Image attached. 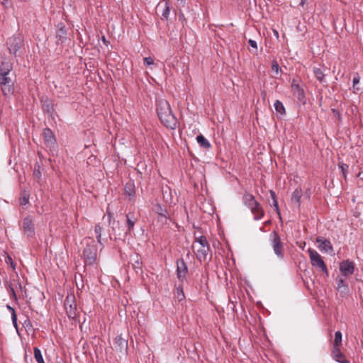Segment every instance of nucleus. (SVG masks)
Wrapping results in <instances>:
<instances>
[{
    "mask_svg": "<svg viewBox=\"0 0 363 363\" xmlns=\"http://www.w3.org/2000/svg\"><path fill=\"white\" fill-rule=\"evenodd\" d=\"M157 113L162 123L167 128L175 129L177 119L172 113L169 104L165 99H160L157 102Z\"/></svg>",
    "mask_w": 363,
    "mask_h": 363,
    "instance_id": "nucleus-1",
    "label": "nucleus"
},
{
    "mask_svg": "<svg viewBox=\"0 0 363 363\" xmlns=\"http://www.w3.org/2000/svg\"><path fill=\"white\" fill-rule=\"evenodd\" d=\"M83 257L86 265H93L97 259V246L91 238L86 239V247L83 251Z\"/></svg>",
    "mask_w": 363,
    "mask_h": 363,
    "instance_id": "nucleus-2",
    "label": "nucleus"
},
{
    "mask_svg": "<svg viewBox=\"0 0 363 363\" xmlns=\"http://www.w3.org/2000/svg\"><path fill=\"white\" fill-rule=\"evenodd\" d=\"M308 252L312 266L319 269L321 272L325 274L326 276H328V270L327 266L320 254L311 248L308 250Z\"/></svg>",
    "mask_w": 363,
    "mask_h": 363,
    "instance_id": "nucleus-3",
    "label": "nucleus"
},
{
    "mask_svg": "<svg viewBox=\"0 0 363 363\" xmlns=\"http://www.w3.org/2000/svg\"><path fill=\"white\" fill-rule=\"evenodd\" d=\"M271 245L274 252L279 259L284 257V244L277 231L274 230L271 234Z\"/></svg>",
    "mask_w": 363,
    "mask_h": 363,
    "instance_id": "nucleus-4",
    "label": "nucleus"
},
{
    "mask_svg": "<svg viewBox=\"0 0 363 363\" xmlns=\"http://www.w3.org/2000/svg\"><path fill=\"white\" fill-rule=\"evenodd\" d=\"M65 307L69 318H74L77 316V303L75 301V297L73 294H69L67 296L65 301Z\"/></svg>",
    "mask_w": 363,
    "mask_h": 363,
    "instance_id": "nucleus-5",
    "label": "nucleus"
},
{
    "mask_svg": "<svg viewBox=\"0 0 363 363\" xmlns=\"http://www.w3.org/2000/svg\"><path fill=\"white\" fill-rule=\"evenodd\" d=\"M23 43V39L20 35H13L7 40V45L9 52L16 55L20 50Z\"/></svg>",
    "mask_w": 363,
    "mask_h": 363,
    "instance_id": "nucleus-6",
    "label": "nucleus"
},
{
    "mask_svg": "<svg viewBox=\"0 0 363 363\" xmlns=\"http://www.w3.org/2000/svg\"><path fill=\"white\" fill-rule=\"evenodd\" d=\"M9 74H0V84L3 94L8 95L13 91L12 79L8 77Z\"/></svg>",
    "mask_w": 363,
    "mask_h": 363,
    "instance_id": "nucleus-7",
    "label": "nucleus"
},
{
    "mask_svg": "<svg viewBox=\"0 0 363 363\" xmlns=\"http://www.w3.org/2000/svg\"><path fill=\"white\" fill-rule=\"evenodd\" d=\"M188 274V267L183 259L177 261V275L179 281H183Z\"/></svg>",
    "mask_w": 363,
    "mask_h": 363,
    "instance_id": "nucleus-8",
    "label": "nucleus"
},
{
    "mask_svg": "<svg viewBox=\"0 0 363 363\" xmlns=\"http://www.w3.org/2000/svg\"><path fill=\"white\" fill-rule=\"evenodd\" d=\"M340 271L342 277L352 275L354 272V264L350 260H344L340 264Z\"/></svg>",
    "mask_w": 363,
    "mask_h": 363,
    "instance_id": "nucleus-9",
    "label": "nucleus"
},
{
    "mask_svg": "<svg viewBox=\"0 0 363 363\" xmlns=\"http://www.w3.org/2000/svg\"><path fill=\"white\" fill-rule=\"evenodd\" d=\"M113 347L116 351L125 353L128 349V341L123 338L121 335H118L114 340Z\"/></svg>",
    "mask_w": 363,
    "mask_h": 363,
    "instance_id": "nucleus-10",
    "label": "nucleus"
},
{
    "mask_svg": "<svg viewBox=\"0 0 363 363\" xmlns=\"http://www.w3.org/2000/svg\"><path fill=\"white\" fill-rule=\"evenodd\" d=\"M23 229L24 233L28 237H31L35 233L34 223L32 218L29 216L26 217L23 220Z\"/></svg>",
    "mask_w": 363,
    "mask_h": 363,
    "instance_id": "nucleus-11",
    "label": "nucleus"
},
{
    "mask_svg": "<svg viewBox=\"0 0 363 363\" xmlns=\"http://www.w3.org/2000/svg\"><path fill=\"white\" fill-rule=\"evenodd\" d=\"M291 89L294 95L297 96L300 101H303L304 99V90L299 83V80L293 79L291 81Z\"/></svg>",
    "mask_w": 363,
    "mask_h": 363,
    "instance_id": "nucleus-12",
    "label": "nucleus"
},
{
    "mask_svg": "<svg viewBox=\"0 0 363 363\" xmlns=\"http://www.w3.org/2000/svg\"><path fill=\"white\" fill-rule=\"evenodd\" d=\"M194 250H196V258L200 262L207 259L208 254L210 250L209 245L197 246Z\"/></svg>",
    "mask_w": 363,
    "mask_h": 363,
    "instance_id": "nucleus-13",
    "label": "nucleus"
},
{
    "mask_svg": "<svg viewBox=\"0 0 363 363\" xmlns=\"http://www.w3.org/2000/svg\"><path fill=\"white\" fill-rule=\"evenodd\" d=\"M249 209L252 213L254 220H259L264 216V211L259 202L257 203L256 206H252V207L249 208Z\"/></svg>",
    "mask_w": 363,
    "mask_h": 363,
    "instance_id": "nucleus-14",
    "label": "nucleus"
},
{
    "mask_svg": "<svg viewBox=\"0 0 363 363\" xmlns=\"http://www.w3.org/2000/svg\"><path fill=\"white\" fill-rule=\"evenodd\" d=\"M337 289L342 295H345L348 291L349 287L345 279L342 276H338L336 278Z\"/></svg>",
    "mask_w": 363,
    "mask_h": 363,
    "instance_id": "nucleus-15",
    "label": "nucleus"
},
{
    "mask_svg": "<svg viewBox=\"0 0 363 363\" xmlns=\"http://www.w3.org/2000/svg\"><path fill=\"white\" fill-rule=\"evenodd\" d=\"M316 242L319 244L318 247L321 251L326 252L333 251V246L330 240L323 238V237H318Z\"/></svg>",
    "mask_w": 363,
    "mask_h": 363,
    "instance_id": "nucleus-16",
    "label": "nucleus"
},
{
    "mask_svg": "<svg viewBox=\"0 0 363 363\" xmlns=\"http://www.w3.org/2000/svg\"><path fill=\"white\" fill-rule=\"evenodd\" d=\"M332 355L336 362L340 363H350L345 354L340 351V347H333Z\"/></svg>",
    "mask_w": 363,
    "mask_h": 363,
    "instance_id": "nucleus-17",
    "label": "nucleus"
},
{
    "mask_svg": "<svg viewBox=\"0 0 363 363\" xmlns=\"http://www.w3.org/2000/svg\"><path fill=\"white\" fill-rule=\"evenodd\" d=\"M242 202L249 208L252 206H256L258 201L252 194L245 191L242 196Z\"/></svg>",
    "mask_w": 363,
    "mask_h": 363,
    "instance_id": "nucleus-18",
    "label": "nucleus"
},
{
    "mask_svg": "<svg viewBox=\"0 0 363 363\" xmlns=\"http://www.w3.org/2000/svg\"><path fill=\"white\" fill-rule=\"evenodd\" d=\"M135 222H136V218L133 213H128V214H126L127 230H126L125 234H130L133 231L135 224Z\"/></svg>",
    "mask_w": 363,
    "mask_h": 363,
    "instance_id": "nucleus-19",
    "label": "nucleus"
},
{
    "mask_svg": "<svg viewBox=\"0 0 363 363\" xmlns=\"http://www.w3.org/2000/svg\"><path fill=\"white\" fill-rule=\"evenodd\" d=\"M12 69V64L8 59H4L0 63V74H9Z\"/></svg>",
    "mask_w": 363,
    "mask_h": 363,
    "instance_id": "nucleus-20",
    "label": "nucleus"
},
{
    "mask_svg": "<svg viewBox=\"0 0 363 363\" xmlns=\"http://www.w3.org/2000/svg\"><path fill=\"white\" fill-rule=\"evenodd\" d=\"M302 196V190L301 189H296L291 195V201L293 204L300 207L301 205V199Z\"/></svg>",
    "mask_w": 363,
    "mask_h": 363,
    "instance_id": "nucleus-21",
    "label": "nucleus"
},
{
    "mask_svg": "<svg viewBox=\"0 0 363 363\" xmlns=\"http://www.w3.org/2000/svg\"><path fill=\"white\" fill-rule=\"evenodd\" d=\"M43 137L48 145H52L55 143V139L52 130L50 128H45L43 131Z\"/></svg>",
    "mask_w": 363,
    "mask_h": 363,
    "instance_id": "nucleus-22",
    "label": "nucleus"
},
{
    "mask_svg": "<svg viewBox=\"0 0 363 363\" xmlns=\"http://www.w3.org/2000/svg\"><path fill=\"white\" fill-rule=\"evenodd\" d=\"M43 103V109L44 111L52 113L54 111L53 108V104L51 100H50L48 98H43L41 100Z\"/></svg>",
    "mask_w": 363,
    "mask_h": 363,
    "instance_id": "nucleus-23",
    "label": "nucleus"
},
{
    "mask_svg": "<svg viewBox=\"0 0 363 363\" xmlns=\"http://www.w3.org/2000/svg\"><path fill=\"white\" fill-rule=\"evenodd\" d=\"M209 245L206 238L203 235L196 237L194 242L192 244V248L195 249L197 246H205Z\"/></svg>",
    "mask_w": 363,
    "mask_h": 363,
    "instance_id": "nucleus-24",
    "label": "nucleus"
},
{
    "mask_svg": "<svg viewBox=\"0 0 363 363\" xmlns=\"http://www.w3.org/2000/svg\"><path fill=\"white\" fill-rule=\"evenodd\" d=\"M269 193H270V196H271V198L272 200V203L271 206L274 208L277 213L281 218V213H280V211H279V208L277 195L273 190H270Z\"/></svg>",
    "mask_w": 363,
    "mask_h": 363,
    "instance_id": "nucleus-25",
    "label": "nucleus"
},
{
    "mask_svg": "<svg viewBox=\"0 0 363 363\" xmlns=\"http://www.w3.org/2000/svg\"><path fill=\"white\" fill-rule=\"evenodd\" d=\"M196 141L199 145L203 148H209L211 147L210 143L208 140L201 134L196 137Z\"/></svg>",
    "mask_w": 363,
    "mask_h": 363,
    "instance_id": "nucleus-26",
    "label": "nucleus"
},
{
    "mask_svg": "<svg viewBox=\"0 0 363 363\" xmlns=\"http://www.w3.org/2000/svg\"><path fill=\"white\" fill-rule=\"evenodd\" d=\"M62 24L58 26V30L57 32L56 37L59 39V40L63 42V40L66 39L67 30L65 26H60Z\"/></svg>",
    "mask_w": 363,
    "mask_h": 363,
    "instance_id": "nucleus-27",
    "label": "nucleus"
},
{
    "mask_svg": "<svg viewBox=\"0 0 363 363\" xmlns=\"http://www.w3.org/2000/svg\"><path fill=\"white\" fill-rule=\"evenodd\" d=\"M153 210L158 216L164 217L165 219L168 218L167 216V210L164 208L160 204L155 205Z\"/></svg>",
    "mask_w": 363,
    "mask_h": 363,
    "instance_id": "nucleus-28",
    "label": "nucleus"
},
{
    "mask_svg": "<svg viewBox=\"0 0 363 363\" xmlns=\"http://www.w3.org/2000/svg\"><path fill=\"white\" fill-rule=\"evenodd\" d=\"M313 74L315 77V78L320 82H323L324 80L325 74L322 69L319 67H314L313 68Z\"/></svg>",
    "mask_w": 363,
    "mask_h": 363,
    "instance_id": "nucleus-29",
    "label": "nucleus"
},
{
    "mask_svg": "<svg viewBox=\"0 0 363 363\" xmlns=\"http://www.w3.org/2000/svg\"><path fill=\"white\" fill-rule=\"evenodd\" d=\"M342 345V333L340 331H337L335 333V340L333 342V347H340Z\"/></svg>",
    "mask_w": 363,
    "mask_h": 363,
    "instance_id": "nucleus-30",
    "label": "nucleus"
},
{
    "mask_svg": "<svg viewBox=\"0 0 363 363\" xmlns=\"http://www.w3.org/2000/svg\"><path fill=\"white\" fill-rule=\"evenodd\" d=\"M94 232L96 233V237L97 239V242L101 245H103L101 242V232H102V227L100 225V224H97L95 225Z\"/></svg>",
    "mask_w": 363,
    "mask_h": 363,
    "instance_id": "nucleus-31",
    "label": "nucleus"
},
{
    "mask_svg": "<svg viewBox=\"0 0 363 363\" xmlns=\"http://www.w3.org/2000/svg\"><path fill=\"white\" fill-rule=\"evenodd\" d=\"M274 106L276 111L279 113L280 114L282 115L285 113V108H284L283 104L280 101L277 100L274 102Z\"/></svg>",
    "mask_w": 363,
    "mask_h": 363,
    "instance_id": "nucleus-32",
    "label": "nucleus"
},
{
    "mask_svg": "<svg viewBox=\"0 0 363 363\" xmlns=\"http://www.w3.org/2000/svg\"><path fill=\"white\" fill-rule=\"evenodd\" d=\"M125 192L130 196L135 194L134 185L132 182H129L125 184Z\"/></svg>",
    "mask_w": 363,
    "mask_h": 363,
    "instance_id": "nucleus-33",
    "label": "nucleus"
},
{
    "mask_svg": "<svg viewBox=\"0 0 363 363\" xmlns=\"http://www.w3.org/2000/svg\"><path fill=\"white\" fill-rule=\"evenodd\" d=\"M34 357L38 363H45L41 351L38 347L34 348Z\"/></svg>",
    "mask_w": 363,
    "mask_h": 363,
    "instance_id": "nucleus-34",
    "label": "nucleus"
},
{
    "mask_svg": "<svg viewBox=\"0 0 363 363\" xmlns=\"http://www.w3.org/2000/svg\"><path fill=\"white\" fill-rule=\"evenodd\" d=\"M6 307L8 310L11 313V320L13 325H14L15 328H17V315L14 308L10 306L9 305H7Z\"/></svg>",
    "mask_w": 363,
    "mask_h": 363,
    "instance_id": "nucleus-35",
    "label": "nucleus"
},
{
    "mask_svg": "<svg viewBox=\"0 0 363 363\" xmlns=\"http://www.w3.org/2000/svg\"><path fill=\"white\" fill-rule=\"evenodd\" d=\"M17 286H18L20 289H22V286H21V284H18V283H17V284H16V287H14L11 283H10L9 284H8V286H7V289H8V290H10V291L11 292V295H12L15 298H16V288Z\"/></svg>",
    "mask_w": 363,
    "mask_h": 363,
    "instance_id": "nucleus-36",
    "label": "nucleus"
},
{
    "mask_svg": "<svg viewBox=\"0 0 363 363\" xmlns=\"http://www.w3.org/2000/svg\"><path fill=\"white\" fill-rule=\"evenodd\" d=\"M33 177L37 179V182H39L41 179V172L40 170V166L35 165L33 170Z\"/></svg>",
    "mask_w": 363,
    "mask_h": 363,
    "instance_id": "nucleus-37",
    "label": "nucleus"
},
{
    "mask_svg": "<svg viewBox=\"0 0 363 363\" xmlns=\"http://www.w3.org/2000/svg\"><path fill=\"white\" fill-rule=\"evenodd\" d=\"M359 80H360L359 75L358 74H355L354 76L353 77V79H352L353 89L354 91L360 90V89L357 86L359 82Z\"/></svg>",
    "mask_w": 363,
    "mask_h": 363,
    "instance_id": "nucleus-38",
    "label": "nucleus"
},
{
    "mask_svg": "<svg viewBox=\"0 0 363 363\" xmlns=\"http://www.w3.org/2000/svg\"><path fill=\"white\" fill-rule=\"evenodd\" d=\"M107 216H108V223L110 225H111V228L113 229V230H115V224H118V222H116L115 220L113 219V213L108 211L107 212Z\"/></svg>",
    "mask_w": 363,
    "mask_h": 363,
    "instance_id": "nucleus-39",
    "label": "nucleus"
},
{
    "mask_svg": "<svg viewBox=\"0 0 363 363\" xmlns=\"http://www.w3.org/2000/svg\"><path fill=\"white\" fill-rule=\"evenodd\" d=\"M169 11H170V9H169V4L167 1H166L164 4V9L163 10L162 13V18L167 19V18L169 15Z\"/></svg>",
    "mask_w": 363,
    "mask_h": 363,
    "instance_id": "nucleus-40",
    "label": "nucleus"
},
{
    "mask_svg": "<svg viewBox=\"0 0 363 363\" xmlns=\"http://www.w3.org/2000/svg\"><path fill=\"white\" fill-rule=\"evenodd\" d=\"M279 66L277 62L274 60V61L272 62V72L275 75H278L279 74Z\"/></svg>",
    "mask_w": 363,
    "mask_h": 363,
    "instance_id": "nucleus-41",
    "label": "nucleus"
},
{
    "mask_svg": "<svg viewBox=\"0 0 363 363\" xmlns=\"http://www.w3.org/2000/svg\"><path fill=\"white\" fill-rule=\"evenodd\" d=\"M28 203V196L26 194H24L21 199H20V204L21 206H25Z\"/></svg>",
    "mask_w": 363,
    "mask_h": 363,
    "instance_id": "nucleus-42",
    "label": "nucleus"
},
{
    "mask_svg": "<svg viewBox=\"0 0 363 363\" xmlns=\"http://www.w3.org/2000/svg\"><path fill=\"white\" fill-rule=\"evenodd\" d=\"M154 64V60L150 57H147L144 58V65L146 66H150Z\"/></svg>",
    "mask_w": 363,
    "mask_h": 363,
    "instance_id": "nucleus-43",
    "label": "nucleus"
},
{
    "mask_svg": "<svg viewBox=\"0 0 363 363\" xmlns=\"http://www.w3.org/2000/svg\"><path fill=\"white\" fill-rule=\"evenodd\" d=\"M339 167L341 169V171L342 172L344 177H346V172L348 170V165L345 164H341L339 165Z\"/></svg>",
    "mask_w": 363,
    "mask_h": 363,
    "instance_id": "nucleus-44",
    "label": "nucleus"
},
{
    "mask_svg": "<svg viewBox=\"0 0 363 363\" xmlns=\"http://www.w3.org/2000/svg\"><path fill=\"white\" fill-rule=\"evenodd\" d=\"M6 262L7 264H9L13 269H16V264L14 263V262L13 261L12 258L10 256H7L6 259Z\"/></svg>",
    "mask_w": 363,
    "mask_h": 363,
    "instance_id": "nucleus-45",
    "label": "nucleus"
},
{
    "mask_svg": "<svg viewBox=\"0 0 363 363\" xmlns=\"http://www.w3.org/2000/svg\"><path fill=\"white\" fill-rule=\"evenodd\" d=\"M177 294H178V298L182 299L184 297L183 291L182 288H177Z\"/></svg>",
    "mask_w": 363,
    "mask_h": 363,
    "instance_id": "nucleus-46",
    "label": "nucleus"
},
{
    "mask_svg": "<svg viewBox=\"0 0 363 363\" xmlns=\"http://www.w3.org/2000/svg\"><path fill=\"white\" fill-rule=\"evenodd\" d=\"M249 44L253 48H257V42L255 40H254L250 39L249 40Z\"/></svg>",
    "mask_w": 363,
    "mask_h": 363,
    "instance_id": "nucleus-47",
    "label": "nucleus"
},
{
    "mask_svg": "<svg viewBox=\"0 0 363 363\" xmlns=\"http://www.w3.org/2000/svg\"><path fill=\"white\" fill-rule=\"evenodd\" d=\"M101 40L105 45H108V42L106 40V39L104 36L102 37Z\"/></svg>",
    "mask_w": 363,
    "mask_h": 363,
    "instance_id": "nucleus-48",
    "label": "nucleus"
},
{
    "mask_svg": "<svg viewBox=\"0 0 363 363\" xmlns=\"http://www.w3.org/2000/svg\"><path fill=\"white\" fill-rule=\"evenodd\" d=\"M8 0H2V4H4V6H6Z\"/></svg>",
    "mask_w": 363,
    "mask_h": 363,
    "instance_id": "nucleus-49",
    "label": "nucleus"
},
{
    "mask_svg": "<svg viewBox=\"0 0 363 363\" xmlns=\"http://www.w3.org/2000/svg\"><path fill=\"white\" fill-rule=\"evenodd\" d=\"M305 1H306V0H301L300 5L303 6V4H305Z\"/></svg>",
    "mask_w": 363,
    "mask_h": 363,
    "instance_id": "nucleus-50",
    "label": "nucleus"
},
{
    "mask_svg": "<svg viewBox=\"0 0 363 363\" xmlns=\"http://www.w3.org/2000/svg\"><path fill=\"white\" fill-rule=\"evenodd\" d=\"M269 223H270V221L269 220V221L265 222V223H264V224H265V225H267V224H269Z\"/></svg>",
    "mask_w": 363,
    "mask_h": 363,
    "instance_id": "nucleus-51",
    "label": "nucleus"
},
{
    "mask_svg": "<svg viewBox=\"0 0 363 363\" xmlns=\"http://www.w3.org/2000/svg\"><path fill=\"white\" fill-rule=\"evenodd\" d=\"M136 262H137V264H138V265H139V264H139V262H138V261H137ZM138 267L140 269V266H138Z\"/></svg>",
    "mask_w": 363,
    "mask_h": 363,
    "instance_id": "nucleus-52",
    "label": "nucleus"
},
{
    "mask_svg": "<svg viewBox=\"0 0 363 363\" xmlns=\"http://www.w3.org/2000/svg\"><path fill=\"white\" fill-rule=\"evenodd\" d=\"M160 6V3L157 4V8H159Z\"/></svg>",
    "mask_w": 363,
    "mask_h": 363,
    "instance_id": "nucleus-53",
    "label": "nucleus"
},
{
    "mask_svg": "<svg viewBox=\"0 0 363 363\" xmlns=\"http://www.w3.org/2000/svg\"><path fill=\"white\" fill-rule=\"evenodd\" d=\"M275 35L278 36V33L277 31H275Z\"/></svg>",
    "mask_w": 363,
    "mask_h": 363,
    "instance_id": "nucleus-54",
    "label": "nucleus"
}]
</instances>
